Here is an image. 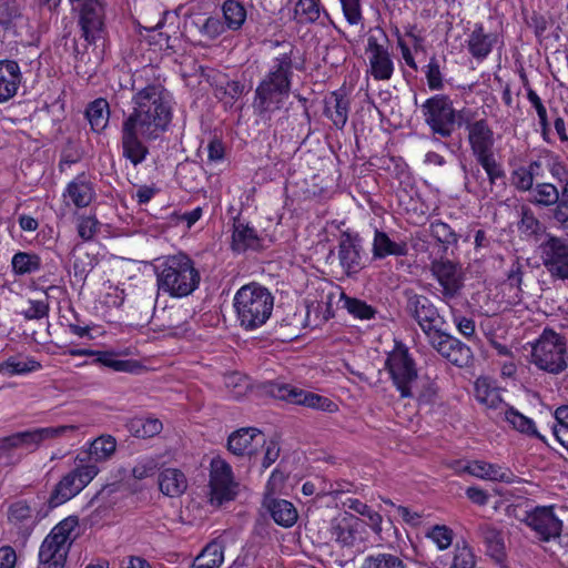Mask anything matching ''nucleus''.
I'll return each instance as SVG.
<instances>
[{"instance_id":"obj_1","label":"nucleus","mask_w":568,"mask_h":568,"mask_svg":"<svg viewBox=\"0 0 568 568\" xmlns=\"http://www.w3.org/2000/svg\"><path fill=\"white\" fill-rule=\"evenodd\" d=\"M151 68L125 74L120 88L135 91L132 97L133 111L121 125L122 155L133 166L149 155L148 143L158 140L168 129L171 119V97L159 83H149Z\"/></svg>"},{"instance_id":"obj_2","label":"nucleus","mask_w":568,"mask_h":568,"mask_svg":"<svg viewBox=\"0 0 568 568\" xmlns=\"http://www.w3.org/2000/svg\"><path fill=\"white\" fill-rule=\"evenodd\" d=\"M274 59L270 72L255 89L253 108L256 114L263 116L283 108L288 98L293 75V48Z\"/></svg>"},{"instance_id":"obj_3","label":"nucleus","mask_w":568,"mask_h":568,"mask_svg":"<svg viewBox=\"0 0 568 568\" xmlns=\"http://www.w3.org/2000/svg\"><path fill=\"white\" fill-rule=\"evenodd\" d=\"M201 275L194 261L186 254L179 253L165 257L156 267L159 291L172 297L191 295L200 285Z\"/></svg>"},{"instance_id":"obj_4","label":"nucleus","mask_w":568,"mask_h":568,"mask_svg":"<svg viewBox=\"0 0 568 568\" xmlns=\"http://www.w3.org/2000/svg\"><path fill=\"white\" fill-rule=\"evenodd\" d=\"M233 302L237 321L246 331H253L264 325L274 306V297L271 292L254 282L243 285L235 293Z\"/></svg>"},{"instance_id":"obj_5","label":"nucleus","mask_w":568,"mask_h":568,"mask_svg":"<svg viewBox=\"0 0 568 568\" xmlns=\"http://www.w3.org/2000/svg\"><path fill=\"white\" fill-rule=\"evenodd\" d=\"M530 363L548 374L565 372L568 368L566 337L551 328H545L531 345Z\"/></svg>"},{"instance_id":"obj_6","label":"nucleus","mask_w":568,"mask_h":568,"mask_svg":"<svg viewBox=\"0 0 568 568\" xmlns=\"http://www.w3.org/2000/svg\"><path fill=\"white\" fill-rule=\"evenodd\" d=\"M79 525L75 516H69L57 524L42 541L39 549L38 568H63L74 537L72 532Z\"/></svg>"},{"instance_id":"obj_7","label":"nucleus","mask_w":568,"mask_h":568,"mask_svg":"<svg viewBox=\"0 0 568 568\" xmlns=\"http://www.w3.org/2000/svg\"><path fill=\"white\" fill-rule=\"evenodd\" d=\"M384 368L400 397L413 398L415 395L413 388L418 381V368L413 355L403 343H396L393 351L387 353Z\"/></svg>"},{"instance_id":"obj_8","label":"nucleus","mask_w":568,"mask_h":568,"mask_svg":"<svg viewBox=\"0 0 568 568\" xmlns=\"http://www.w3.org/2000/svg\"><path fill=\"white\" fill-rule=\"evenodd\" d=\"M420 111L425 123L434 134L440 138L452 136L455 131L456 110L448 95L436 94L427 99L420 105Z\"/></svg>"},{"instance_id":"obj_9","label":"nucleus","mask_w":568,"mask_h":568,"mask_svg":"<svg viewBox=\"0 0 568 568\" xmlns=\"http://www.w3.org/2000/svg\"><path fill=\"white\" fill-rule=\"evenodd\" d=\"M404 294L406 312L417 322L426 338L444 328L446 323L444 316L427 296L417 294L413 290H406Z\"/></svg>"},{"instance_id":"obj_10","label":"nucleus","mask_w":568,"mask_h":568,"mask_svg":"<svg viewBox=\"0 0 568 568\" xmlns=\"http://www.w3.org/2000/svg\"><path fill=\"white\" fill-rule=\"evenodd\" d=\"M429 271L440 286V300L452 308V303L462 297L465 286L462 267L450 260L434 258Z\"/></svg>"},{"instance_id":"obj_11","label":"nucleus","mask_w":568,"mask_h":568,"mask_svg":"<svg viewBox=\"0 0 568 568\" xmlns=\"http://www.w3.org/2000/svg\"><path fill=\"white\" fill-rule=\"evenodd\" d=\"M539 252L549 275L568 282V240L547 233L539 244Z\"/></svg>"},{"instance_id":"obj_12","label":"nucleus","mask_w":568,"mask_h":568,"mask_svg":"<svg viewBox=\"0 0 568 568\" xmlns=\"http://www.w3.org/2000/svg\"><path fill=\"white\" fill-rule=\"evenodd\" d=\"M210 504L221 506L237 495L239 484L234 480L232 467L222 458H213L210 469Z\"/></svg>"},{"instance_id":"obj_13","label":"nucleus","mask_w":568,"mask_h":568,"mask_svg":"<svg viewBox=\"0 0 568 568\" xmlns=\"http://www.w3.org/2000/svg\"><path fill=\"white\" fill-rule=\"evenodd\" d=\"M79 9L82 37L91 44L102 37L105 17L104 0H70Z\"/></svg>"},{"instance_id":"obj_14","label":"nucleus","mask_w":568,"mask_h":568,"mask_svg":"<svg viewBox=\"0 0 568 568\" xmlns=\"http://www.w3.org/2000/svg\"><path fill=\"white\" fill-rule=\"evenodd\" d=\"M268 393L278 399L324 412H335L337 406L329 398L282 383H271Z\"/></svg>"},{"instance_id":"obj_15","label":"nucleus","mask_w":568,"mask_h":568,"mask_svg":"<svg viewBox=\"0 0 568 568\" xmlns=\"http://www.w3.org/2000/svg\"><path fill=\"white\" fill-rule=\"evenodd\" d=\"M429 345L445 359L457 367H466L473 361L469 346L443 329L427 338Z\"/></svg>"},{"instance_id":"obj_16","label":"nucleus","mask_w":568,"mask_h":568,"mask_svg":"<svg viewBox=\"0 0 568 568\" xmlns=\"http://www.w3.org/2000/svg\"><path fill=\"white\" fill-rule=\"evenodd\" d=\"M524 521L545 542L559 538L562 531V521L555 515L554 506L536 507L527 513Z\"/></svg>"},{"instance_id":"obj_17","label":"nucleus","mask_w":568,"mask_h":568,"mask_svg":"<svg viewBox=\"0 0 568 568\" xmlns=\"http://www.w3.org/2000/svg\"><path fill=\"white\" fill-rule=\"evenodd\" d=\"M0 30L10 38H21L29 30V19L19 0H0Z\"/></svg>"},{"instance_id":"obj_18","label":"nucleus","mask_w":568,"mask_h":568,"mask_svg":"<svg viewBox=\"0 0 568 568\" xmlns=\"http://www.w3.org/2000/svg\"><path fill=\"white\" fill-rule=\"evenodd\" d=\"M48 515L39 510L33 515L31 506L27 500L19 499L9 505L7 517L9 524L17 530V534L24 540L30 537L37 524Z\"/></svg>"},{"instance_id":"obj_19","label":"nucleus","mask_w":568,"mask_h":568,"mask_svg":"<svg viewBox=\"0 0 568 568\" xmlns=\"http://www.w3.org/2000/svg\"><path fill=\"white\" fill-rule=\"evenodd\" d=\"M265 444L264 434L255 427L240 428L227 439L229 450L236 456H255Z\"/></svg>"},{"instance_id":"obj_20","label":"nucleus","mask_w":568,"mask_h":568,"mask_svg":"<svg viewBox=\"0 0 568 568\" xmlns=\"http://www.w3.org/2000/svg\"><path fill=\"white\" fill-rule=\"evenodd\" d=\"M77 426L62 425L57 427L34 428L12 434L13 446L34 452L44 440L61 437L68 432H74Z\"/></svg>"},{"instance_id":"obj_21","label":"nucleus","mask_w":568,"mask_h":568,"mask_svg":"<svg viewBox=\"0 0 568 568\" xmlns=\"http://www.w3.org/2000/svg\"><path fill=\"white\" fill-rule=\"evenodd\" d=\"M468 143L474 156L479 159L493 154L495 144L494 131L486 119L467 122Z\"/></svg>"},{"instance_id":"obj_22","label":"nucleus","mask_w":568,"mask_h":568,"mask_svg":"<svg viewBox=\"0 0 568 568\" xmlns=\"http://www.w3.org/2000/svg\"><path fill=\"white\" fill-rule=\"evenodd\" d=\"M362 245L357 235L343 233L338 243L339 264L347 275L356 274L362 268Z\"/></svg>"},{"instance_id":"obj_23","label":"nucleus","mask_w":568,"mask_h":568,"mask_svg":"<svg viewBox=\"0 0 568 568\" xmlns=\"http://www.w3.org/2000/svg\"><path fill=\"white\" fill-rule=\"evenodd\" d=\"M22 82L20 65L14 60H0V104L11 100Z\"/></svg>"},{"instance_id":"obj_24","label":"nucleus","mask_w":568,"mask_h":568,"mask_svg":"<svg viewBox=\"0 0 568 568\" xmlns=\"http://www.w3.org/2000/svg\"><path fill=\"white\" fill-rule=\"evenodd\" d=\"M63 197L70 199L71 203L78 209L87 207L95 197L93 184L84 173H81L68 183Z\"/></svg>"},{"instance_id":"obj_25","label":"nucleus","mask_w":568,"mask_h":568,"mask_svg":"<svg viewBox=\"0 0 568 568\" xmlns=\"http://www.w3.org/2000/svg\"><path fill=\"white\" fill-rule=\"evenodd\" d=\"M263 507L266 508L270 516L278 526L290 528L297 521V510L288 500L266 496L263 500Z\"/></svg>"},{"instance_id":"obj_26","label":"nucleus","mask_w":568,"mask_h":568,"mask_svg":"<svg viewBox=\"0 0 568 568\" xmlns=\"http://www.w3.org/2000/svg\"><path fill=\"white\" fill-rule=\"evenodd\" d=\"M349 104L346 94L334 91L325 99L324 114L337 129H343L348 120Z\"/></svg>"},{"instance_id":"obj_27","label":"nucleus","mask_w":568,"mask_h":568,"mask_svg":"<svg viewBox=\"0 0 568 568\" xmlns=\"http://www.w3.org/2000/svg\"><path fill=\"white\" fill-rule=\"evenodd\" d=\"M372 252L375 260H383L387 256H405L408 253V246L406 242L393 241L386 232L376 230Z\"/></svg>"},{"instance_id":"obj_28","label":"nucleus","mask_w":568,"mask_h":568,"mask_svg":"<svg viewBox=\"0 0 568 568\" xmlns=\"http://www.w3.org/2000/svg\"><path fill=\"white\" fill-rule=\"evenodd\" d=\"M464 470L469 475L503 483H513L515 475L507 468L499 465L486 463L483 460H475L464 467Z\"/></svg>"},{"instance_id":"obj_29","label":"nucleus","mask_w":568,"mask_h":568,"mask_svg":"<svg viewBox=\"0 0 568 568\" xmlns=\"http://www.w3.org/2000/svg\"><path fill=\"white\" fill-rule=\"evenodd\" d=\"M496 41L497 36L495 33H486L483 24L477 23L468 37L467 48L475 59L484 60L491 52Z\"/></svg>"},{"instance_id":"obj_30","label":"nucleus","mask_w":568,"mask_h":568,"mask_svg":"<svg viewBox=\"0 0 568 568\" xmlns=\"http://www.w3.org/2000/svg\"><path fill=\"white\" fill-rule=\"evenodd\" d=\"M261 247V239L256 231L235 220L233 224L232 248L235 252H245L246 250H258Z\"/></svg>"},{"instance_id":"obj_31","label":"nucleus","mask_w":568,"mask_h":568,"mask_svg":"<svg viewBox=\"0 0 568 568\" xmlns=\"http://www.w3.org/2000/svg\"><path fill=\"white\" fill-rule=\"evenodd\" d=\"M160 490L169 497L181 496L187 488L185 475L176 468H166L159 475Z\"/></svg>"},{"instance_id":"obj_32","label":"nucleus","mask_w":568,"mask_h":568,"mask_svg":"<svg viewBox=\"0 0 568 568\" xmlns=\"http://www.w3.org/2000/svg\"><path fill=\"white\" fill-rule=\"evenodd\" d=\"M478 535L487 547V554L498 562L505 559V542L500 530L489 524L478 527Z\"/></svg>"},{"instance_id":"obj_33","label":"nucleus","mask_w":568,"mask_h":568,"mask_svg":"<svg viewBox=\"0 0 568 568\" xmlns=\"http://www.w3.org/2000/svg\"><path fill=\"white\" fill-rule=\"evenodd\" d=\"M183 323L184 318L181 310L174 307H164L158 312L155 306L153 307L151 324L154 326V328L172 333L173 331L180 328Z\"/></svg>"},{"instance_id":"obj_34","label":"nucleus","mask_w":568,"mask_h":568,"mask_svg":"<svg viewBox=\"0 0 568 568\" xmlns=\"http://www.w3.org/2000/svg\"><path fill=\"white\" fill-rule=\"evenodd\" d=\"M85 116L94 132H102L110 118V106L105 99L99 98L89 103L85 110Z\"/></svg>"},{"instance_id":"obj_35","label":"nucleus","mask_w":568,"mask_h":568,"mask_svg":"<svg viewBox=\"0 0 568 568\" xmlns=\"http://www.w3.org/2000/svg\"><path fill=\"white\" fill-rule=\"evenodd\" d=\"M367 72L377 81H387L393 77L394 62L388 50L368 57Z\"/></svg>"},{"instance_id":"obj_36","label":"nucleus","mask_w":568,"mask_h":568,"mask_svg":"<svg viewBox=\"0 0 568 568\" xmlns=\"http://www.w3.org/2000/svg\"><path fill=\"white\" fill-rule=\"evenodd\" d=\"M126 428L134 437L150 438L160 434L163 425L158 418L134 417L126 423Z\"/></svg>"},{"instance_id":"obj_37","label":"nucleus","mask_w":568,"mask_h":568,"mask_svg":"<svg viewBox=\"0 0 568 568\" xmlns=\"http://www.w3.org/2000/svg\"><path fill=\"white\" fill-rule=\"evenodd\" d=\"M41 368V364L33 358L11 356L0 363V374L7 376L28 374Z\"/></svg>"},{"instance_id":"obj_38","label":"nucleus","mask_w":568,"mask_h":568,"mask_svg":"<svg viewBox=\"0 0 568 568\" xmlns=\"http://www.w3.org/2000/svg\"><path fill=\"white\" fill-rule=\"evenodd\" d=\"M224 561V548L219 542H210L194 559L191 568H220Z\"/></svg>"},{"instance_id":"obj_39","label":"nucleus","mask_w":568,"mask_h":568,"mask_svg":"<svg viewBox=\"0 0 568 568\" xmlns=\"http://www.w3.org/2000/svg\"><path fill=\"white\" fill-rule=\"evenodd\" d=\"M528 201L538 206H557L559 190L551 183H537L529 193Z\"/></svg>"},{"instance_id":"obj_40","label":"nucleus","mask_w":568,"mask_h":568,"mask_svg":"<svg viewBox=\"0 0 568 568\" xmlns=\"http://www.w3.org/2000/svg\"><path fill=\"white\" fill-rule=\"evenodd\" d=\"M116 356L112 351H100L94 362L114 372L134 373L141 368L136 361L119 359Z\"/></svg>"},{"instance_id":"obj_41","label":"nucleus","mask_w":568,"mask_h":568,"mask_svg":"<svg viewBox=\"0 0 568 568\" xmlns=\"http://www.w3.org/2000/svg\"><path fill=\"white\" fill-rule=\"evenodd\" d=\"M12 271L16 275L22 276L38 272L41 267V258L31 252H18L11 260Z\"/></svg>"},{"instance_id":"obj_42","label":"nucleus","mask_w":568,"mask_h":568,"mask_svg":"<svg viewBox=\"0 0 568 568\" xmlns=\"http://www.w3.org/2000/svg\"><path fill=\"white\" fill-rule=\"evenodd\" d=\"M362 568H408L406 562L397 555L390 552H376L365 557Z\"/></svg>"},{"instance_id":"obj_43","label":"nucleus","mask_w":568,"mask_h":568,"mask_svg":"<svg viewBox=\"0 0 568 568\" xmlns=\"http://www.w3.org/2000/svg\"><path fill=\"white\" fill-rule=\"evenodd\" d=\"M321 14L318 0H298L294 8V19L297 23H314Z\"/></svg>"},{"instance_id":"obj_44","label":"nucleus","mask_w":568,"mask_h":568,"mask_svg":"<svg viewBox=\"0 0 568 568\" xmlns=\"http://www.w3.org/2000/svg\"><path fill=\"white\" fill-rule=\"evenodd\" d=\"M116 449V440L111 435H102L95 438L90 446V456L95 462L109 459Z\"/></svg>"},{"instance_id":"obj_45","label":"nucleus","mask_w":568,"mask_h":568,"mask_svg":"<svg viewBox=\"0 0 568 568\" xmlns=\"http://www.w3.org/2000/svg\"><path fill=\"white\" fill-rule=\"evenodd\" d=\"M341 301H343L344 308H346L347 312L356 318L372 320L375 317L377 313L372 305H368L366 302L362 300L349 297L344 293H342L341 295Z\"/></svg>"},{"instance_id":"obj_46","label":"nucleus","mask_w":568,"mask_h":568,"mask_svg":"<svg viewBox=\"0 0 568 568\" xmlns=\"http://www.w3.org/2000/svg\"><path fill=\"white\" fill-rule=\"evenodd\" d=\"M222 9L225 23L229 27V29H240L246 19L245 8L237 1L226 0Z\"/></svg>"},{"instance_id":"obj_47","label":"nucleus","mask_w":568,"mask_h":568,"mask_svg":"<svg viewBox=\"0 0 568 568\" xmlns=\"http://www.w3.org/2000/svg\"><path fill=\"white\" fill-rule=\"evenodd\" d=\"M505 418L509 424L513 425V427L516 430H518L520 433H525L530 436H535L537 438H541V436L538 434V432L535 427V423L532 422V419L524 416L518 410H516L511 407L508 408L505 412Z\"/></svg>"},{"instance_id":"obj_48","label":"nucleus","mask_w":568,"mask_h":568,"mask_svg":"<svg viewBox=\"0 0 568 568\" xmlns=\"http://www.w3.org/2000/svg\"><path fill=\"white\" fill-rule=\"evenodd\" d=\"M430 235L443 244L445 250L448 245H456L458 242L456 232L447 223L439 220L430 223Z\"/></svg>"},{"instance_id":"obj_49","label":"nucleus","mask_w":568,"mask_h":568,"mask_svg":"<svg viewBox=\"0 0 568 568\" xmlns=\"http://www.w3.org/2000/svg\"><path fill=\"white\" fill-rule=\"evenodd\" d=\"M348 507L356 511L357 514L367 517L368 525L375 532L382 531V516L379 513L373 510L368 505L358 500V499H349Z\"/></svg>"},{"instance_id":"obj_50","label":"nucleus","mask_w":568,"mask_h":568,"mask_svg":"<svg viewBox=\"0 0 568 568\" xmlns=\"http://www.w3.org/2000/svg\"><path fill=\"white\" fill-rule=\"evenodd\" d=\"M100 222L94 215H81L78 217V235L85 242L91 241L100 231Z\"/></svg>"},{"instance_id":"obj_51","label":"nucleus","mask_w":568,"mask_h":568,"mask_svg":"<svg viewBox=\"0 0 568 568\" xmlns=\"http://www.w3.org/2000/svg\"><path fill=\"white\" fill-rule=\"evenodd\" d=\"M426 537L430 539L439 550H445L450 547L454 532L445 525H435L426 532Z\"/></svg>"},{"instance_id":"obj_52","label":"nucleus","mask_w":568,"mask_h":568,"mask_svg":"<svg viewBox=\"0 0 568 568\" xmlns=\"http://www.w3.org/2000/svg\"><path fill=\"white\" fill-rule=\"evenodd\" d=\"M425 75L427 79V84L432 90H442L444 87L443 83V74L440 70V63L438 59L433 55L429 59L428 64L426 65Z\"/></svg>"},{"instance_id":"obj_53","label":"nucleus","mask_w":568,"mask_h":568,"mask_svg":"<svg viewBox=\"0 0 568 568\" xmlns=\"http://www.w3.org/2000/svg\"><path fill=\"white\" fill-rule=\"evenodd\" d=\"M346 21L351 26L362 24L363 14L361 0H339Z\"/></svg>"},{"instance_id":"obj_54","label":"nucleus","mask_w":568,"mask_h":568,"mask_svg":"<svg viewBox=\"0 0 568 568\" xmlns=\"http://www.w3.org/2000/svg\"><path fill=\"white\" fill-rule=\"evenodd\" d=\"M74 496H75V489L65 488L59 481L54 486V488H53V490H52V493H51V495H50V497L48 499V510L47 511H49V510H51V509H53V508H55V507L67 503L68 500H70Z\"/></svg>"},{"instance_id":"obj_55","label":"nucleus","mask_w":568,"mask_h":568,"mask_svg":"<svg viewBox=\"0 0 568 568\" xmlns=\"http://www.w3.org/2000/svg\"><path fill=\"white\" fill-rule=\"evenodd\" d=\"M74 496H75V489L65 488L59 481L54 486V488H53V490H52V493H51V495H50V497L48 499V510L47 511H49V510H51V509H53V508H55V507L67 503L68 500H70Z\"/></svg>"},{"instance_id":"obj_56","label":"nucleus","mask_w":568,"mask_h":568,"mask_svg":"<svg viewBox=\"0 0 568 568\" xmlns=\"http://www.w3.org/2000/svg\"><path fill=\"white\" fill-rule=\"evenodd\" d=\"M477 162L483 166V169L487 173L491 184H494L496 180L504 178V170L501 169L500 164H498L497 161L495 160L494 153L486 156H480L479 159H477Z\"/></svg>"},{"instance_id":"obj_57","label":"nucleus","mask_w":568,"mask_h":568,"mask_svg":"<svg viewBox=\"0 0 568 568\" xmlns=\"http://www.w3.org/2000/svg\"><path fill=\"white\" fill-rule=\"evenodd\" d=\"M511 184L521 192L529 191L534 189V180L529 174L526 166H520L513 171L511 173Z\"/></svg>"},{"instance_id":"obj_58","label":"nucleus","mask_w":568,"mask_h":568,"mask_svg":"<svg viewBox=\"0 0 568 568\" xmlns=\"http://www.w3.org/2000/svg\"><path fill=\"white\" fill-rule=\"evenodd\" d=\"M519 230L527 235H535L541 231V223L530 209H523Z\"/></svg>"},{"instance_id":"obj_59","label":"nucleus","mask_w":568,"mask_h":568,"mask_svg":"<svg viewBox=\"0 0 568 568\" xmlns=\"http://www.w3.org/2000/svg\"><path fill=\"white\" fill-rule=\"evenodd\" d=\"M49 303L47 301H29V307L22 311V315L26 320H41L49 315Z\"/></svg>"},{"instance_id":"obj_60","label":"nucleus","mask_w":568,"mask_h":568,"mask_svg":"<svg viewBox=\"0 0 568 568\" xmlns=\"http://www.w3.org/2000/svg\"><path fill=\"white\" fill-rule=\"evenodd\" d=\"M379 38H383L385 41H387L386 33L379 28H376L375 31L371 32V34L368 36L366 47V53L368 54V57L388 50L384 44L379 42Z\"/></svg>"},{"instance_id":"obj_61","label":"nucleus","mask_w":568,"mask_h":568,"mask_svg":"<svg viewBox=\"0 0 568 568\" xmlns=\"http://www.w3.org/2000/svg\"><path fill=\"white\" fill-rule=\"evenodd\" d=\"M453 568H475V556L469 547L464 546L456 549Z\"/></svg>"},{"instance_id":"obj_62","label":"nucleus","mask_w":568,"mask_h":568,"mask_svg":"<svg viewBox=\"0 0 568 568\" xmlns=\"http://www.w3.org/2000/svg\"><path fill=\"white\" fill-rule=\"evenodd\" d=\"M81 487L84 488L99 473L94 464L81 465L71 471Z\"/></svg>"},{"instance_id":"obj_63","label":"nucleus","mask_w":568,"mask_h":568,"mask_svg":"<svg viewBox=\"0 0 568 568\" xmlns=\"http://www.w3.org/2000/svg\"><path fill=\"white\" fill-rule=\"evenodd\" d=\"M437 390L438 388L436 384L430 379H426L423 383L420 390L415 393L414 397H416L420 404H433L437 397Z\"/></svg>"},{"instance_id":"obj_64","label":"nucleus","mask_w":568,"mask_h":568,"mask_svg":"<svg viewBox=\"0 0 568 568\" xmlns=\"http://www.w3.org/2000/svg\"><path fill=\"white\" fill-rule=\"evenodd\" d=\"M453 321L458 332L466 338H471L475 335V321L473 318L453 313Z\"/></svg>"}]
</instances>
